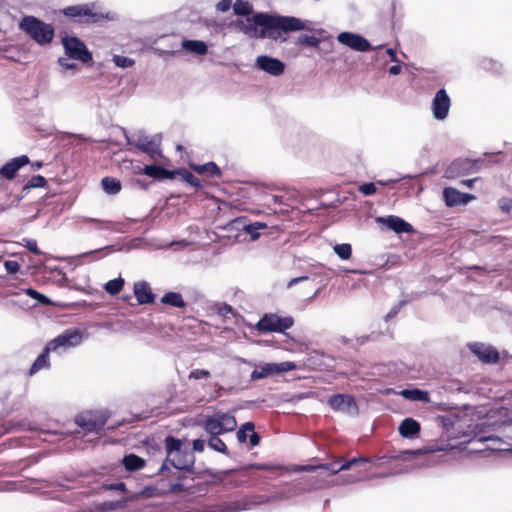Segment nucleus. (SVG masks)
Returning a JSON list of instances; mask_svg holds the SVG:
<instances>
[{
    "label": "nucleus",
    "instance_id": "2",
    "mask_svg": "<svg viewBox=\"0 0 512 512\" xmlns=\"http://www.w3.org/2000/svg\"><path fill=\"white\" fill-rule=\"evenodd\" d=\"M166 459L159 468V473L164 474L169 466L177 469L190 471L194 467L195 456L191 449L186 446L181 439L173 436H167L164 440Z\"/></svg>",
    "mask_w": 512,
    "mask_h": 512
},
{
    "label": "nucleus",
    "instance_id": "26",
    "mask_svg": "<svg viewBox=\"0 0 512 512\" xmlns=\"http://www.w3.org/2000/svg\"><path fill=\"white\" fill-rule=\"evenodd\" d=\"M191 169L200 175L210 178H220L221 170L215 162H207L204 164H191Z\"/></svg>",
    "mask_w": 512,
    "mask_h": 512
},
{
    "label": "nucleus",
    "instance_id": "24",
    "mask_svg": "<svg viewBox=\"0 0 512 512\" xmlns=\"http://www.w3.org/2000/svg\"><path fill=\"white\" fill-rule=\"evenodd\" d=\"M143 174L154 179H174L176 172L163 168L162 166L151 164L145 165L142 170Z\"/></svg>",
    "mask_w": 512,
    "mask_h": 512
},
{
    "label": "nucleus",
    "instance_id": "7",
    "mask_svg": "<svg viewBox=\"0 0 512 512\" xmlns=\"http://www.w3.org/2000/svg\"><path fill=\"white\" fill-rule=\"evenodd\" d=\"M293 324L294 319L291 316L281 317L277 314L266 313L256 323L255 328L262 333H284L287 329H290Z\"/></svg>",
    "mask_w": 512,
    "mask_h": 512
},
{
    "label": "nucleus",
    "instance_id": "50",
    "mask_svg": "<svg viewBox=\"0 0 512 512\" xmlns=\"http://www.w3.org/2000/svg\"><path fill=\"white\" fill-rule=\"evenodd\" d=\"M217 12L225 13L233 8L232 0H220L215 6Z\"/></svg>",
    "mask_w": 512,
    "mask_h": 512
},
{
    "label": "nucleus",
    "instance_id": "42",
    "mask_svg": "<svg viewBox=\"0 0 512 512\" xmlns=\"http://www.w3.org/2000/svg\"><path fill=\"white\" fill-rule=\"evenodd\" d=\"M341 462L340 459H336L334 461H331L329 463L321 464L318 466L319 469H324L329 471L331 474H337L340 471H344V468H341Z\"/></svg>",
    "mask_w": 512,
    "mask_h": 512
},
{
    "label": "nucleus",
    "instance_id": "57",
    "mask_svg": "<svg viewBox=\"0 0 512 512\" xmlns=\"http://www.w3.org/2000/svg\"><path fill=\"white\" fill-rule=\"evenodd\" d=\"M308 279L307 276H300V277H296V278H292L288 283H287V288H291L293 287L294 285L298 284V283H301L303 281H306Z\"/></svg>",
    "mask_w": 512,
    "mask_h": 512
},
{
    "label": "nucleus",
    "instance_id": "10",
    "mask_svg": "<svg viewBox=\"0 0 512 512\" xmlns=\"http://www.w3.org/2000/svg\"><path fill=\"white\" fill-rule=\"evenodd\" d=\"M296 369V364L290 361L280 363H265L259 369L256 368L251 373V380L256 381L267 378L272 375L289 372Z\"/></svg>",
    "mask_w": 512,
    "mask_h": 512
},
{
    "label": "nucleus",
    "instance_id": "28",
    "mask_svg": "<svg viewBox=\"0 0 512 512\" xmlns=\"http://www.w3.org/2000/svg\"><path fill=\"white\" fill-rule=\"evenodd\" d=\"M182 48L196 55H205L208 51L206 43L200 40H184Z\"/></svg>",
    "mask_w": 512,
    "mask_h": 512
},
{
    "label": "nucleus",
    "instance_id": "30",
    "mask_svg": "<svg viewBox=\"0 0 512 512\" xmlns=\"http://www.w3.org/2000/svg\"><path fill=\"white\" fill-rule=\"evenodd\" d=\"M479 67L485 71L501 74L503 71V64L498 60L489 57H483L479 60Z\"/></svg>",
    "mask_w": 512,
    "mask_h": 512
},
{
    "label": "nucleus",
    "instance_id": "44",
    "mask_svg": "<svg viewBox=\"0 0 512 512\" xmlns=\"http://www.w3.org/2000/svg\"><path fill=\"white\" fill-rule=\"evenodd\" d=\"M112 61L119 68H129L135 64L134 59L121 55H114Z\"/></svg>",
    "mask_w": 512,
    "mask_h": 512
},
{
    "label": "nucleus",
    "instance_id": "29",
    "mask_svg": "<svg viewBox=\"0 0 512 512\" xmlns=\"http://www.w3.org/2000/svg\"><path fill=\"white\" fill-rule=\"evenodd\" d=\"M405 399L412 401H420L424 403H428L430 401L429 394L427 391L414 388V389H404L400 393Z\"/></svg>",
    "mask_w": 512,
    "mask_h": 512
},
{
    "label": "nucleus",
    "instance_id": "20",
    "mask_svg": "<svg viewBox=\"0 0 512 512\" xmlns=\"http://www.w3.org/2000/svg\"><path fill=\"white\" fill-rule=\"evenodd\" d=\"M443 198L448 207L465 205L475 197L471 194L462 193L455 188L446 187L443 190Z\"/></svg>",
    "mask_w": 512,
    "mask_h": 512
},
{
    "label": "nucleus",
    "instance_id": "51",
    "mask_svg": "<svg viewBox=\"0 0 512 512\" xmlns=\"http://www.w3.org/2000/svg\"><path fill=\"white\" fill-rule=\"evenodd\" d=\"M58 64L65 70H73L77 68V64L70 61V58L66 57H59L58 58Z\"/></svg>",
    "mask_w": 512,
    "mask_h": 512
},
{
    "label": "nucleus",
    "instance_id": "63",
    "mask_svg": "<svg viewBox=\"0 0 512 512\" xmlns=\"http://www.w3.org/2000/svg\"><path fill=\"white\" fill-rule=\"evenodd\" d=\"M477 179H468V180H465L463 183L465 185H467L468 187H472L473 183L476 181Z\"/></svg>",
    "mask_w": 512,
    "mask_h": 512
},
{
    "label": "nucleus",
    "instance_id": "25",
    "mask_svg": "<svg viewBox=\"0 0 512 512\" xmlns=\"http://www.w3.org/2000/svg\"><path fill=\"white\" fill-rule=\"evenodd\" d=\"M52 352L48 350V345L46 344L43 351L38 355V357L34 360L33 364L29 369V376H33L41 370H48L51 367V363L49 360V353Z\"/></svg>",
    "mask_w": 512,
    "mask_h": 512
},
{
    "label": "nucleus",
    "instance_id": "1",
    "mask_svg": "<svg viewBox=\"0 0 512 512\" xmlns=\"http://www.w3.org/2000/svg\"><path fill=\"white\" fill-rule=\"evenodd\" d=\"M235 27L251 39L277 40L275 31L285 33L306 29L305 22L294 16L270 15L266 12H257L246 19L235 21Z\"/></svg>",
    "mask_w": 512,
    "mask_h": 512
},
{
    "label": "nucleus",
    "instance_id": "14",
    "mask_svg": "<svg viewBox=\"0 0 512 512\" xmlns=\"http://www.w3.org/2000/svg\"><path fill=\"white\" fill-rule=\"evenodd\" d=\"M451 106V100L445 89H439L431 103L432 114L437 120L447 118Z\"/></svg>",
    "mask_w": 512,
    "mask_h": 512
},
{
    "label": "nucleus",
    "instance_id": "53",
    "mask_svg": "<svg viewBox=\"0 0 512 512\" xmlns=\"http://www.w3.org/2000/svg\"><path fill=\"white\" fill-rule=\"evenodd\" d=\"M206 441L203 439H195L192 442V452H203L205 449Z\"/></svg>",
    "mask_w": 512,
    "mask_h": 512
},
{
    "label": "nucleus",
    "instance_id": "17",
    "mask_svg": "<svg viewBox=\"0 0 512 512\" xmlns=\"http://www.w3.org/2000/svg\"><path fill=\"white\" fill-rule=\"evenodd\" d=\"M256 66L260 70H262L272 76H280L281 74H283V72L285 70L284 62H282L281 60H279L277 58L270 57L267 55L258 56L256 58Z\"/></svg>",
    "mask_w": 512,
    "mask_h": 512
},
{
    "label": "nucleus",
    "instance_id": "23",
    "mask_svg": "<svg viewBox=\"0 0 512 512\" xmlns=\"http://www.w3.org/2000/svg\"><path fill=\"white\" fill-rule=\"evenodd\" d=\"M420 424L413 418H405L399 425L398 431L404 438H415L420 433Z\"/></svg>",
    "mask_w": 512,
    "mask_h": 512
},
{
    "label": "nucleus",
    "instance_id": "18",
    "mask_svg": "<svg viewBox=\"0 0 512 512\" xmlns=\"http://www.w3.org/2000/svg\"><path fill=\"white\" fill-rule=\"evenodd\" d=\"M29 157L26 155H21L15 158L10 159L0 168V177L6 180H12L16 176L17 172L29 164Z\"/></svg>",
    "mask_w": 512,
    "mask_h": 512
},
{
    "label": "nucleus",
    "instance_id": "61",
    "mask_svg": "<svg viewBox=\"0 0 512 512\" xmlns=\"http://www.w3.org/2000/svg\"><path fill=\"white\" fill-rule=\"evenodd\" d=\"M109 248L110 247H104V248L96 249V250H93V251H89V252L83 253L81 255V257H86V256H90V255H93V254L102 253L104 250L109 249Z\"/></svg>",
    "mask_w": 512,
    "mask_h": 512
},
{
    "label": "nucleus",
    "instance_id": "46",
    "mask_svg": "<svg viewBox=\"0 0 512 512\" xmlns=\"http://www.w3.org/2000/svg\"><path fill=\"white\" fill-rule=\"evenodd\" d=\"M405 304L406 301L402 300L399 301L395 306H393L391 310L385 315V321L388 322L390 319L395 317L399 313V311L404 307Z\"/></svg>",
    "mask_w": 512,
    "mask_h": 512
},
{
    "label": "nucleus",
    "instance_id": "21",
    "mask_svg": "<svg viewBox=\"0 0 512 512\" xmlns=\"http://www.w3.org/2000/svg\"><path fill=\"white\" fill-rule=\"evenodd\" d=\"M254 423L246 422L237 431L236 437L239 443H245L249 438L251 447H256L260 443V436L254 431Z\"/></svg>",
    "mask_w": 512,
    "mask_h": 512
},
{
    "label": "nucleus",
    "instance_id": "12",
    "mask_svg": "<svg viewBox=\"0 0 512 512\" xmlns=\"http://www.w3.org/2000/svg\"><path fill=\"white\" fill-rule=\"evenodd\" d=\"M161 136L159 134L149 136L139 133L134 141V145L142 152L148 154L152 159L161 156L160 150Z\"/></svg>",
    "mask_w": 512,
    "mask_h": 512
},
{
    "label": "nucleus",
    "instance_id": "3",
    "mask_svg": "<svg viewBox=\"0 0 512 512\" xmlns=\"http://www.w3.org/2000/svg\"><path fill=\"white\" fill-rule=\"evenodd\" d=\"M19 29L40 46L50 44L55 35L52 24L31 15L24 16L20 20Z\"/></svg>",
    "mask_w": 512,
    "mask_h": 512
},
{
    "label": "nucleus",
    "instance_id": "11",
    "mask_svg": "<svg viewBox=\"0 0 512 512\" xmlns=\"http://www.w3.org/2000/svg\"><path fill=\"white\" fill-rule=\"evenodd\" d=\"M328 405L334 411L350 416L358 414V405L353 396L348 394H334L328 399Z\"/></svg>",
    "mask_w": 512,
    "mask_h": 512
},
{
    "label": "nucleus",
    "instance_id": "22",
    "mask_svg": "<svg viewBox=\"0 0 512 512\" xmlns=\"http://www.w3.org/2000/svg\"><path fill=\"white\" fill-rule=\"evenodd\" d=\"M134 295L139 304H150L154 302V294L146 281H139L134 284Z\"/></svg>",
    "mask_w": 512,
    "mask_h": 512
},
{
    "label": "nucleus",
    "instance_id": "58",
    "mask_svg": "<svg viewBox=\"0 0 512 512\" xmlns=\"http://www.w3.org/2000/svg\"><path fill=\"white\" fill-rule=\"evenodd\" d=\"M189 245V242L187 240H180V241H173L169 243V247L172 246H178V249H184Z\"/></svg>",
    "mask_w": 512,
    "mask_h": 512
},
{
    "label": "nucleus",
    "instance_id": "47",
    "mask_svg": "<svg viewBox=\"0 0 512 512\" xmlns=\"http://www.w3.org/2000/svg\"><path fill=\"white\" fill-rule=\"evenodd\" d=\"M85 223H93L96 225L98 229H109V225H111V222L108 220H99L95 218H84Z\"/></svg>",
    "mask_w": 512,
    "mask_h": 512
},
{
    "label": "nucleus",
    "instance_id": "6",
    "mask_svg": "<svg viewBox=\"0 0 512 512\" xmlns=\"http://www.w3.org/2000/svg\"><path fill=\"white\" fill-rule=\"evenodd\" d=\"M65 55L71 60L89 63L92 61V54L86 44L76 36L65 35L61 38Z\"/></svg>",
    "mask_w": 512,
    "mask_h": 512
},
{
    "label": "nucleus",
    "instance_id": "4",
    "mask_svg": "<svg viewBox=\"0 0 512 512\" xmlns=\"http://www.w3.org/2000/svg\"><path fill=\"white\" fill-rule=\"evenodd\" d=\"M202 427L208 435H222L234 431L237 421L230 413L216 412L204 418Z\"/></svg>",
    "mask_w": 512,
    "mask_h": 512
},
{
    "label": "nucleus",
    "instance_id": "31",
    "mask_svg": "<svg viewBox=\"0 0 512 512\" xmlns=\"http://www.w3.org/2000/svg\"><path fill=\"white\" fill-rule=\"evenodd\" d=\"M161 303L177 308H184L186 306L182 295L178 292L165 293L161 298Z\"/></svg>",
    "mask_w": 512,
    "mask_h": 512
},
{
    "label": "nucleus",
    "instance_id": "59",
    "mask_svg": "<svg viewBox=\"0 0 512 512\" xmlns=\"http://www.w3.org/2000/svg\"><path fill=\"white\" fill-rule=\"evenodd\" d=\"M402 66L400 64L393 65L389 68V74L390 75H398L401 73Z\"/></svg>",
    "mask_w": 512,
    "mask_h": 512
},
{
    "label": "nucleus",
    "instance_id": "27",
    "mask_svg": "<svg viewBox=\"0 0 512 512\" xmlns=\"http://www.w3.org/2000/svg\"><path fill=\"white\" fill-rule=\"evenodd\" d=\"M122 464L127 471L134 472L145 466V460L134 453H130L123 457Z\"/></svg>",
    "mask_w": 512,
    "mask_h": 512
},
{
    "label": "nucleus",
    "instance_id": "13",
    "mask_svg": "<svg viewBox=\"0 0 512 512\" xmlns=\"http://www.w3.org/2000/svg\"><path fill=\"white\" fill-rule=\"evenodd\" d=\"M337 40L357 52H367L374 49L366 38L353 32H341L338 34Z\"/></svg>",
    "mask_w": 512,
    "mask_h": 512
},
{
    "label": "nucleus",
    "instance_id": "48",
    "mask_svg": "<svg viewBox=\"0 0 512 512\" xmlns=\"http://www.w3.org/2000/svg\"><path fill=\"white\" fill-rule=\"evenodd\" d=\"M359 191L365 196H371L376 192V186L372 182L363 183L359 186Z\"/></svg>",
    "mask_w": 512,
    "mask_h": 512
},
{
    "label": "nucleus",
    "instance_id": "39",
    "mask_svg": "<svg viewBox=\"0 0 512 512\" xmlns=\"http://www.w3.org/2000/svg\"><path fill=\"white\" fill-rule=\"evenodd\" d=\"M126 506V500H111V501H104L99 504V510L102 512H108V511H114L117 509H122Z\"/></svg>",
    "mask_w": 512,
    "mask_h": 512
},
{
    "label": "nucleus",
    "instance_id": "49",
    "mask_svg": "<svg viewBox=\"0 0 512 512\" xmlns=\"http://www.w3.org/2000/svg\"><path fill=\"white\" fill-rule=\"evenodd\" d=\"M4 267L9 274H15L19 271L20 264L15 260H6L4 262Z\"/></svg>",
    "mask_w": 512,
    "mask_h": 512
},
{
    "label": "nucleus",
    "instance_id": "37",
    "mask_svg": "<svg viewBox=\"0 0 512 512\" xmlns=\"http://www.w3.org/2000/svg\"><path fill=\"white\" fill-rule=\"evenodd\" d=\"M267 225L263 222H254L244 226V231L250 235L252 241L259 238V231L265 229Z\"/></svg>",
    "mask_w": 512,
    "mask_h": 512
},
{
    "label": "nucleus",
    "instance_id": "41",
    "mask_svg": "<svg viewBox=\"0 0 512 512\" xmlns=\"http://www.w3.org/2000/svg\"><path fill=\"white\" fill-rule=\"evenodd\" d=\"M297 45H305L309 47H318L320 44V39L315 36L310 35H301L298 37L296 41Z\"/></svg>",
    "mask_w": 512,
    "mask_h": 512
},
{
    "label": "nucleus",
    "instance_id": "36",
    "mask_svg": "<svg viewBox=\"0 0 512 512\" xmlns=\"http://www.w3.org/2000/svg\"><path fill=\"white\" fill-rule=\"evenodd\" d=\"M175 172H176V174H178L181 177V179L183 181H185L190 186H192L194 188L202 187L200 180L195 175H193L190 171H188L186 169H181V170H178Z\"/></svg>",
    "mask_w": 512,
    "mask_h": 512
},
{
    "label": "nucleus",
    "instance_id": "15",
    "mask_svg": "<svg viewBox=\"0 0 512 512\" xmlns=\"http://www.w3.org/2000/svg\"><path fill=\"white\" fill-rule=\"evenodd\" d=\"M468 348L483 363H496L499 360V352L489 344L473 342L468 344Z\"/></svg>",
    "mask_w": 512,
    "mask_h": 512
},
{
    "label": "nucleus",
    "instance_id": "38",
    "mask_svg": "<svg viewBox=\"0 0 512 512\" xmlns=\"http://www.w3.org/2000/svg\"><path fill=\"white\" fill-rule=\"evenodd\" d=\"M47 184L45 177L41 175L32 176L31 179L24 185L23 193L27 194L32 188H42Z\"/></svg>",
    "mask_w": 512,
    "mask_h": 512
},
{
    "label": "nucleus",
    "instance_id": "64",
    "mask_svg": "<svg viewBox=\"0 0 512 512\" xmlns=\"http://www.w3.org/2000/svg\"><path fill=\"white\" fill-rule=\"evenodd\" d=\"M42 162L38 161L32 164L33 169H40L42 167Z\"/></svg>",
    "mask_w": 512,
    "mask_h": 512
},
{
    "label": "nucleus",
    "instance_id": "35",
    "mask_svg": "<svg viewBox=\"0 0 512 512\" xmlns=\"http://www.w3.org/2000/svg\"><path fill=\"white\" fill-rule=\"evenodd\" d=\"M124 279L122 277H118L112 280H109L105 285L104 289L105 291L110 295H116L118 294L123 286H124Z\"/></svg>",
    "mask_w": 512,
    "mask_h": 512
},
{
    "label": "nucleus",
    "instance_id": "32",
    "mask_svg": "<svg viewBox=\"0 0 512 512\" xmlns=\"http://www.w3.org/2000/svg\"><path fill=\"white\" fill-rule=\"evenodd\" d=\"M101 185L104 192L109 195H116L121 191V182L113 177H104Z\"/></svg>",
    "mask_w": 512,
    "mask_h": 512
},
{
    "label": "nucleus",
    "instance_id": "33",
    "mask_svg": "<svg viewBox=\"0 0 512 512\" xmlns=\"http://www.w3.org/2000/svg\"><path fill=\"white\" fill-rule=\"evenodd\" d=\"M233 11L235 15L249 17L253 12V6L247 0H236L233 3Z\"/></svg>",
    "mask_w": 512,
    "mask_h": 512
},
{
    "label": "nucleus",
    "instance_id": "5",
    "mask_svg": "<svg viewBox=\"0 0 512 512\" xmlns=\"http://www.w3.org/2000/svg\"><path fill=\"white\" fill-rule=\"evenodd\" d=\"M83 341V333L78 328H69L54 339L47 342L48 350L61 355L68 350L79 346Z\"/></svg>",
    "mask_w": 512,
    "mask_h": 512
},
{
    "label": "nucleus",
    "instance_id": "9",
    "mask_svg": "<svg viewBox=\"0 0 512 512\" xmlns=\"http://www.w3.org/2000/svg\"><path fill=\"white\" fill-rule=\"evenodd\" d=\"M483 164V160H471L468 158H458L454 160L446 169L447 177L455 178L461 175L477 173Z\"/></svg>",
    "mask_w": 512,
    "mask_h": 512
},
{
    "label": "nucleus",
    "instance_id": "45",
    "mask_svg": "<svg viewBox=\"0 0 512 512\" xmlns=\"http://www.w3.org/2000/svg\"><path fill=\"white\" fill-rule=\"evenodd\" d=\"M209 377H210V372L205 369H194L189 374V379H195V380H199V379H203V378L207 379Z\"/></svg>",
    "mask_w": 512,
    "mask_h": 512
},
{
    "label": "nucleus",
    "instance_id": "56",
    "mask_svg": "<svg viewBox=\"0 0 512 512\" xmlns=\"http://www.w3.org/2000/svg\"><path fill=\"white\" fill-rule=\"evenodd\" d=\"M218 312L222 316H227L228 314H233V308L228 304H223L219 307Z\"/></svg>",
    "mask_w": 512,
    "mask_h": 512
},
{
    "label": "nucleus",
    "instance_id": "43",
    "mask_svg": "<svg viewBox=\"0 0 512 512\" xmlns=\"http://www.w3.org/2000/svg\"><path fill=\"white\" fill-rule=\"evenodd\" d=\"M25 294L27 296H29L30 298L37 300L41 304L48 305L51 303V300L47 296H45L44 294L38 292L37 290H35L33 288L26 289Z\"/></svg>",
    "mask_w": 512,
    "mask_h": 512
},
{
    "label": "nucleus",
    "instance_id": "16",
    "mask_svg": "<svg viewBox=\"0 0 512 512\" xmlns=\"http://www.w3.org/2000/svg\"><path fill=\"white\" fill-rule=\"evenodd\" d=\"M93 6V4H78L68 6L62 10V13L74 22L87 21L90 18H94L96 16V14L93 13Z\"/></svg>",
    "mask_w": 512,
    "mask_h": 512
},
{
    "label": "nucleus",
    "instance_id": "60",
    "mask_svg": "<svg viewBox=\"0 0 512 512\" xmlns=\"http://www.w3.org/2000/svg\"><path fill=\"white\" fill-rule=\"evenodd\" d=\"M386 54L390 57L391 61L392 62H398V58H397V55H396V51L392 48H387L386 49Z\"/></svg>",
    "mask_w": 512,
    "mask_h": 512
},
{
    "label": "nucleus",
    "instance_id": "19",
    "mask_svg": "<svg viewBox=\"0 0 512 512\" xmlns=\"http://www.w3.org/2000/svg\"><path fill=\"white\" fill-rule=\"evenodd\" d=\"M376 222L385 225L389 230L397 234L410 233L413 231V227L410 223L394 215L377 217Z\"/></svg>",
    "mask_w": 512,
    "mask_h": 512
},
{
    "label": "nucleus",
    "instance_id": "55",
    "mask_svg": "<svg viewBox=\"0 0 512 512\" xmlns=\"http://www.w3.org/2000/svg\"><path fill=\"white\" fill-rule=\"evenodd\" d=\"M360 463V459H358V457H353L347 461H344L342 464H341V468H344L345 470H348L350 469L351 467L357 465Z\"/></svg>",
    "mask_w": 512,
    "mask_h": 512
},
{
    "label": "nucleus",
    "instance_id": "34",
    "mask_svg": "<svg viewBox=\"0 0 512 512\" xmlns=\"http://www.w3.org/2000/svg\"><path fill=\"white\" fill-rule=\"evenodd\" d=\"M219 436L220 435H209L207 440L208 447L216 452L229 455L226 444L220 439Z\"/></svg>",
    "mask_w": 512,
    "mask_h": 512
},
{
    "label": "nucleus",
    "instance_id": "54",
    "mask_svg": "<svg viewBox=\"0 0 512 512\" xmlns=\"http://www.w3.org/2000/svg\"><path fill=\"white\" fill-rule=\"evenodd\" d=\"M25 242H26V244H25L26 248L29 251H31L32 253L38 254V255L42 253L39 250V248H38L36 240H34V239H26Z\"/></svg>",
    "mask_w": 512,
    "mask_h": 512
},
{
    "label": "nucleus",
    "instance_id": "40",
    "mask_svg": "<svg viewBox=\"0 0 512 512\" xmlns=\"http://www.w3.org/2000/svg\"><path fill=\"white\" fill-rule=\"evenodd\" d=\"M333 250L342 260H348L352 254V246L348 243L336 244Z\"/></svg>",
    "mask_w": 512,
    "mask_h": 512
},
{
    "label": "nucleus",
    "instance_id": "8",
    "mask_svg": "<svg viewBox=\"0 0 512 512\" xmlns=\"http://www.w3.org/2000/svg\"><path fill=\"white\" fill-rule=\"evenodd\" d=\"M107 419V415L102 411H87L76 416L75 423L86 434H99Z\"/></svg>",
    "mask_w": 512,
    "mask_h": 512
},
{
    "label": "nucleus",
    "instance_id": "62",
    "mask_svg": "<svg viewBox=\"0 0 512 512\" xmlns=\"http://www.w3.org/2000/svg\"><path fill=\"white\" fill-rule=\"evenodd\" d=\"M316 469H319L318 466L315 467V466H312V465H306V466L302 467V470L306 471V472H312V471H314Z\"/></svg>",
    "mask_w": 512,
    "mask_h": 512
},
{
    "label": "nucleus",
    "instance_id": "52",
    "mask_svg": "<svg viewBox=\"0 0 512 512\" xmlns=\"http://www.w3.org/2000/svg\"><path fill=\"white\" fill-rule=\"evenodd\" d=\"M103 489L104 490H115V491H120V492H125L126 491V486H125V483L124 482H116V483H112V484H104L103 485Z\"/></svg>",
    "mask_w": 512,
    "mask_h": 512
}]
</instances>
